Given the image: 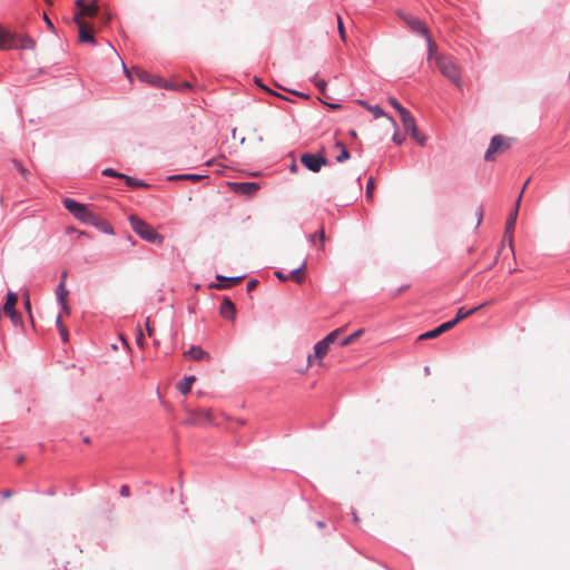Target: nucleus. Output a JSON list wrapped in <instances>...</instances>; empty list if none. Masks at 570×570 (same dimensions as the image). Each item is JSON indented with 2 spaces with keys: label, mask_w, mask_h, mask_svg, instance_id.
I'll list each match as a JSON object with an SVG mask.
<instances>
[{
  "label": "nucleus",
  "mask_w": 570,
  "mask_h": 570,
  "mask_svg": "<svg viewBox=\"0 0 570 570\" xmlns=\"http://www.w3.org/2000/svg\"><path fill=\"white\" fill-rule=\"evenodd\" d=\"M230 187L235 193L246 196H253L259 189V185L254 181L232 183Z\"/></svg>",
  "instance_id": "nucleus-13"
},
{
  "label": "nucleus",
  "mask_w": 570,
  "mask_h": 570,
  "mask_svg": "<svg viewBox=\"0 0 570 570\" xmlns=\"http://www.w3.org/2000/svg\"><path fill=\"white\" fill-rule=\"evenodd\" d=\"M138 75H139L141 80L147 81V82H149V83H151L154 86L164 87V88H173L164 79H161L159 77H149L145 72H138Z\"/></svg>",
  "instance_id": "nucleus-22"
},
{
  "label": "nucleus",
  "mask_w": 570,
  "mask_h": 570,
  "mask_svg": "<svg viewBox=\"0 0 570 570\" xmlns=\"http://www.w3.org/2000/svg\"><path fill=\"white\" fill-rule=\"evenodd\" d=\"M454 326H455V322L449 321V322L443 323L442 325L438 326L436 328L430 331V340L442 335L443 333L452 330Z\"/></svg>",
  "instance_id": "nucleus-24"
},
{
  "label": "nucleus",
  "mask_w": 570,
  "mask_h": 570,
  "mask_svg": "<svg viewBox=\"0 0 570 570\" xmlns=\"http://www.w3.org/2000/svg\"><path fill=\"white\" fill-rule=\"evenodd\" d=\"M305 267H306V261L303 262V264L291 272L288 275L291 279H293L295 283L301 284L305 279Z\"/></svg>",
  "instance_id": "nucleus-25"
},
{
  "label": "nucleus",
  "mask_w": 570,
  "mask_h": 570,
  "mask_svg": "<svg viewBox=\"0 0 570 570\" xmlns=\"http://www.w3.org/2000/svg\"><path fill=\"white\" fill-rule=\"evenodd\" d=\"M171 87H173L171 89L181 90V89H188L190 87V85L188 82H184L181 86H178V87L171 86Z\"/></svg>",
  "instance_id": "nucleus-50"
},
{
  "label": "nucleus",
  "mask_w": 570,
  "mask_h": 570,
  "mask_svg": "<svg viewBox=\"0 0 570 570\" xmlns=\"http://www.w3.org/2000/svg\"><path fill=\"white\" fill-rule=\"evenodd\" d=\"M18 35L16 32H11L0 24V49L1 50H12L14 49V45L18 41Z\"/></svg>",
  "instance_id": "nucleus-11"
},
{
  "label": "nucleus",
  "mask_w": 570,
  "mask_h": 570,
  "mask_svg": "<svg viewBox=\"0 0 570 570\" xmlns=\"http://www.w3.org/2000/svg\"><path fill=\"white\" fill-rule=\"evenodd\" d=\"M219 314L227 318V320H234L236 314V307L234 303L228 298L224 297L220 304Z\"/></svg>",
  "instance_id": "nucleus-16"
},
{
  "label": "nucleus",
  "mask_w": 570,
  "mask_h": 570,
  "mask_svg": "<svg viewBox=\"0 0 570 570\" xmlns=\"http://www.w3.org/2000/svg\"><path fill=\"white\" fill-rule=\"evenodd\" d=\"M56 325H57V327L59 330V333H60V336H61L62 341L65 343H67L68 340H69V332H68L67 327L62 323L61 315L57 316Z\"/></svg>",
  "instance_id": "nucleus-28"
},
{
  "label": "nucleus",
  "mask_w": 570,
  "mask_h": 570,
  "mask_svg": "<svg viewBox=\"0 0 570 570\" xmlns=\"http://www.w3.org/2000/svg\"><path fill=\"white\" fill-rule=\"evenodd\" d=\"M1 495H2V498H3V499H9V498H11V497H12V491H11V490H8V489H7V490H3V491L1 492Z\"/></svg>",
  "instance_id": "nucleus-48"
},
{
  "label": "nucleus",
  "mask_w": 570,
  "mask_h": 570,
  "mask_svg": "<svg viewBox=\"0 0 570 570\" xmlns=\"http://www.w3.org/2000/svg\"><path fill=\"white\" fill-rule=\"evenodd\" d=\"M125 71H126L127 77H130V73L126 68H125Z\"/></svg>",
  "instance_id": "nucleus-59"
},
{
  "label": "nucleus",
  "mask_w": 570,
  "mask_h": 570,
  "mask_svg": "<svg viewBox=\"0 0 570 570\" xmlns=\"http://www.w3.org/2000/svg\"><path fill=\"white\" fill-rule=\"evenodd\" d=\"M120 495L124 498H128L130 495V489L128 485L124 484L120 487Z\"/></svg>",
  "instance_id": "nucleus-41"
},
{
  "label": "nucleus",
  "mask_w": 570,
  "mask_h": 570,
  "mask_svg": "<svg viewBox=\"0 0 570 570\" xmlns=\"http://www.w3.org/2000/svg\"><path fill=\"white\" fill-rule=\"evenodd\" d=\"M256 82H257V83H258V85H259V86H261L265 91L269 92L271 95H274V96H276V97H278V98H284L282 95H279V94H277V92H275V91H273V90L268 89L267 87H265V86L261 85L257 80H256Z\"/></svg>",
  "instance_id": "nucleus-47"
},
{
  "label": "nucleus",
  "mask_w": 570,
  "mask_h": 570,
  "mask_svg": "<svg viewBox=\"0 0 570 570\" xmlns=\"http://www.w3.org/2000/svg\"><path fill=\"white\" fill-rule=\"evenodd\" d=\"M328 106H330L331 108H333V109H337V108L340 107L338 105H335V104H331V105H328Z\"/></svg>",
  "instance_id": "nucleus-57"
},
{
  "label": "nucleus",
  "mask_w": 570,
  "mask_h": 570,
  "mask_svg": "<svg viewBox=\"0 0 570 570\" xmlns=\"http://www.w3.org/2000/svg\"><path fill=\"white\" fill-rule=\"evenodd\" d=\"M366 109L373 114L375 118L385 116L383 109L380 106H366Z\"/></svg>",
  "instance_id": "nucleus-34"
},
{
  "label": "nucleus",
  "mask_w": 570,
  "mask_h": 570,
  "mask_svg": "<svg viewBox=\"0 0 570 570\" xmlns=\"http://www.w3.org/2000/svg\"><path fill=\"white\" fill-rule=\"evenodd\" d=\"M401 120L403 122V126L405 128L406 131H410L412 134V136L417 139V141L423 145L424 144V137H419L417 136V130H416V127H415V121H414V118L411 116V114L407 111V110H401Z\"/></svg>",
  "instance_id": "nucleus-12"
},
{
  "label": "nucleus",
  "mask_w": 570,
  "mask_h": 570,
  "mask_svg": "<svg viewBox=\"0 0 570 570\" xmlns=\"http://www.w3.org/2000/svg\"><path fill=\"white\" fill-rule=\"evenodd\" d=\"M216 278L219 282V284L215 285L214 287L218 288V289H224V288H229V287L235 286L236 284L240 283L244 279V276L225 277L222 275H217Z\"/></svg>",
  "instance_id": "nucleus-20"
},
{
  "label": "nucleus",
  "mask_w": 570,
  "mask_h": 570,
  "mask_svg": "<svg viewBox=\"0 0 570 570\" xmlns=\"http://www.w3.org/2000/svg\"><path fill=\"white\" fill-rule=\"evenodd\" d=\"M102 174L105 176H109V177H118V178H121L125 177V174H120V173H117L116 170L111 169V168H107L102 171Z\"/></svg>",
  "instance_id": "nucleus-37"
},
{
  "label": "nucleus",
  "mask_w": 570,
  "mask_h": 570,
  "mask_svg": "<svg viewBox=\"0 0 570 570\" xmlns=\"http://www.w3.org/2000/svg\"><path fill=\"white\" fill-rule=\"evenodd\" d=\"M341 328L335 330L326 335L325 338L317 342L314 346V355H308L307 363L308 365L312 364L313 360L316 358L321 363L322 358L327 354L330 344L333 343L338 334L341 333Z\"/></svg>",
  "instance_id": "nucleus-4"
},
{
  "label": "nucleus",
  "mask_w": 570,
  "mask_h": 570,
  "mask_svg": "<svg viewBox=\"0 0 570 570\" xmlns=\"http://www.w3.org/2000/svg\"><path fill=\"white\" fill-rule=\"evenodd\" d=\"M60 305H61V308H62V312L68 316L70 315V307L68 305V302L67 301H61L59 302Z\"/></svg>",
  "instance_id": "nucleus-42"
},
{
  "label": "nucleus",
  "mask_w": 570,
  "mask_h": 570,
  "mask_svg": "<svg viewBox=\"0 0 570 570\" xmlns=\"http://www.w3.org/2000/svg\"><path fill=\"white\" fill-rule=\"evenodd\" d=\"M314 82H315L316 87L320 89L321 94L325 95L326 81L323 79L315 78Z\"/></svg>",
  "instance_id": "nucleus-38"
},
{
  "label": "nucleus",
  "mask_w": 570,
  "mask_h": 570,
  "mask_svg": "<svg viewBox=\"0 0 570 570\" xmlns=\"http://www.w3.org/2000/svg\"><path fill=\"white\" fill-rule=\"evenodd\" d=\"M301 163L311 171L318 173L327 164V159L322 155L303 154Z\"/></svg>",
  "instance_id": "nucleus-10"
},
{
  "label": "nucleus",
  "mask_w": 570,
  "mask_h": 570,
  "mask_svg": "<svg viewBox=\"0 0 570 570\" xmlns=\"http://www.w3.org/2000/svg\"><path fill=\"white\" fill-rule=\"evenodd\" d=\"M43 20L46 22V24L50 28V29H53V24L51 22V20L48 18L47 14H43Z\"/></svg>",
  "instance_id": "nucleus-51"
},
{
  "label": "nucleus",
  "mask_w": 570,
  "mask_h": 570,
  "mask_svg": "<svg viewBox=\"0 0 570 570\" xmlns=\"http://www.w3.org/2000/svg\"><path fill=\"white\" fill-rule=\"evenodd\" d=\"M487 304H488V303L481 304V305H479V306H476V307H474V308H471V309H465L464 307H461V308H459V311H458V313H456L455 318H454V320H452L451 322H455V325H456L460 321H462V320H464V318L469 317L470 315H472V314H473V313H475L476 311L481 309V308H482L483 306H485Z\"/></svg>",
  "instance_id": "nucleus-21"
},
{
  "label": "nucleus",
  "mask_w": 570,
  "mask_h": 570,
  "mask_svg": "<svg viewBox=\"0 0 570 570\" xmlns=\"http://www.w3.org/2000/svg\"><path fill=\"white\" fill-rule=\"evenodd\" d=\"M326 239L325 230L324 228H321L317 233L311 235V242L314 245H318L320 248L324 249V243Z\"/></svg>",
  "instance_id": "nucleus-27"
},
{
  "label": "nucleus",
  "mask_w": 570,
  "mask_h": 570,
  "mask_svg": "<svg viewBox=\"0 0 570 570\" xmlns=\"http://www.w3.org/2000/svg\"><path fill=\"white\" fill-rule=\"evenodd\" d=\"M202 178H203V176H199V175H176V176L170 177L171 180L188 179L191 181H197Z\"/></svg>",
  "instance_id": "nucleus-33"
},
{
  "label": "nucleus",
  "mask_w": 570,
  "mask_h": 570,
  "mask_svg": "<svg viewBox=\"0 0 570 570\" xmlns=\"http://www.w3.org/2000/svg\"><path fill=\"white\" fill-rule=\"evenodd\" d=\"M510 148V139L502 136L495 135L492 137L489 148L484 154V159L487 161H493L498 157V155L503 154Z\"/></svg>",
  "instance_id": "nucleus-3"
},
{
  "label": "nucleus",
  "mask_w": 570,
  "mask_h": 570,
  "mask_svg": "<svg viewBox=\"0 0 570 570\" xmlns=\"http://www.w3.org/2000/svg\"><path fill=\"white\" fill-rule=\"evenodd\" d=\"M66 279H67V273L63 272L62 276H61V282H60V284L57 287V298H58V302L67 301L69 292L66 288Z\"/></svg>",
  "instance_id": "nucleus-26"
},
{
  "label": "nucleus",
  "mask_w": 570,
  "mask_h": 570,
  "mask_svg": "<svg viewBox=\"0 0 570 570\" xmlns=\"http://www.w3.org/2000/svg\"><path fill=\"white\" fill-rule=\"evenodd\" d=\"M258 282L256 279H252L247 283V291L250 292L256 288Z\"/></svg>",
  "instance_id": "nucleus-46"
},
{
  "label": "nucleus",
  "mask_w": 570,
  "mask_h": 570,
  "mask_svg": "<svg viewBox=\"0 0 570 570\" xmlns=\"http://www.w3.org/2000/svg\"><path fill=\"white\" fill-rule=\"evenodd\" d=\"M429 48H430V58H431L432 55L434 53L435 49H436V46H435V43L432 40H430Z\"/></svg>",
  "instance_id": "nucleus-49"
},
{
  "label": "nucleus",
  "mask_w": 570,
  "mask_h": 570,
  "mask_svg": "<svg viewBox=\"0 0 570 570\" xmlns=\"http://www.w3.org/2000/svg\"><path fill=\"white\" fill-rule=\"evenodd\" d=\"M136 342H137V344L140 347H144V345H145V337H144V333L141 332V330H139L138 333H137Z\"/></svg>",
  "instance_id": "nucleus-40"
},
{
  "label": "nucleus",
  "mask_w": 570,
  "mask_h": 570,
  "mask_svg": "<svg viewBox=\"0 0 570 570\" xmlns=\"http://www.w3.org/2000/svg\"><path fill=\"white\" fill-rule=\"evenodd\" d=\"M87 224H90L95 227H97L98 229H100L101 232L106 233V234H114V228L106 220L104 219L102 217L98 216L97 214H92V219L88 220Z\"/></svg>",
  "instance_id": "nucleus-18"
},
{
  "label": "nucleus",
  "mask_w": 570,
  "mask_h": 570,
  "mask_svg": "<svg viewBox=\"0 0 570 570\" xmlns=\"http://www.w3.org/2000/svg\"><path fill=\"white\" fill-rule=\"evenodd\" d=\"M46 1H47L48 3H51V1H50V0H46Z\"/></svg>",
  "instance_id": "nucleus-62"
},
{
  "label": "nucleus",
  "mask_w": 570,
  "mask_h": 570,
  "mask_svg": "<svg viewBox=\"0 0 570 570\" xmlns=\"http://www.w3.org/2000/svg\"><path fill=\"white\" fill-rule=\"evenodd\" d=\"M375 189V184L373 177H371L366 185V199L372 202L373 200V193Z\"/></svg>",
  "instance_id": "nucleus-32"
},
{
  "label": "nucleus",
  "mask_w": 570,
  "mask_h": 570,
  "mask_svg": "<svg viewBox=\"0 0 570 570\" xmlns=\"http://www.w3.org/2000/svg\"><path fill=\"white\" fill-rule=\"evenodd\" d=\"M146 330H147L148 336L151 337L154 335L155 330L150 325V317H147V320H146Z\"/></svg>",
  "instance_id": "nucleus-44"
},
{
  "label": "nucleus",
  "mask_w": 570,
  "mask_h": 570,
  "mask_svg": "<svg viewBox=\"0 0 570 570\" xmlns=\"http://www.w3.org/2000/svg\"><path fill=\"white\" fill-rule=\"evenodd\" d=\"M275 276L282 281V282H286L287 279H289V276L288 275H285L284 273L282 272H275Z\"/></svg>",
  "instance_id": "nucleus-45"
},
{
  "label": "nucleus",
  "mask_w": 570,
  "mask_h": 570,
  "mask_svg": "<svg viewBox=\"0 0 570 570\" xmlns=\"http://www.w3.org/2000/svg\"><path fill=\"white\" fill-rule=\"evenodd\" d=\"M18 295L13 292H8L7 299L3 305V313L11 320L14 326L22 324L21 315L16 309Z\"/></svg>",
  "instance_id": "nucleus-8"
},
{
  "label": "nucleus",
  "mask_w": 570,
  "mask_h": 570,
  "mask_svg": "<svg viewBox=\"0 0 570 570\" xmlns=\"http://www.w3.org/2000/svg\"><path fill=\"white\" fill-rule=\"evenodd\" d=\"M75 6L73 22H88L86 18H94L99 11L96 0L91 3H87L86 0H76Z\"/></svg>",
  "instance_id": "nucleus-2"
},
{
  "label": "nucleus",
  "mask_w": 570,
  "mask_h": 570,
  "mask_svg": "<svg viewBox=\"0 0 570 570\" xmlns=\"http://www.w3.org/2000/svg\"><path fill=\"white\" fill-rule=\"evenodd\" d=\"M351 135H352V137H354V138H356V136H357V135H356V132H355V130H352V131H351Z\"/></svg>",
  "instance_id": "nucleus-58"
},
{
  "label": "nucleus",
  "mask_w": 570,
  "mask_h": 570,
  "mask_svg": "<svg viewBox=\"0 0 570 570\" xmlns=\"http://www.w3.org/2000/svg\"><path fill=\"white\" fill-rule=\"evenodd\" d=\"M436 66L443 76L448 77L451 81L460 85V70L456 65L448 57H438Z\"/></svg>",
  "instance_id": "nucleus-6"
},
{
  "label": "nucleus",
  "mask_w": 570,
  "mask_h": 570,
  "mask_svg": "<svg viewBox=\"0 0 570 570\" xmlns=\"http://www.w3.org/2000/svg\"><path fill=\"white\" fill-rule=\"evenodd\" d=\"M397 16L403 20V22L407 26V28L412 32L428 39V28L423 20L416 18L415 16H413L411 13L403 12V11H399Z\"/></svg>",
  "instance_id": "nucleus-7"
},
{
  "label": "nucleus",
  "mask_w": 570,
  "mask_h": 570,
  "mask_svg": "<svg viewBox=\"0 0 570 570\" xmlns=\"http://www.w3.org/2000/svg\"><path fill=\"white\" fill-rule=\"evenodd\" d=\"M358 104L361 106H363L364 108H366V106H370L367 102L363 101V100H360Z\"/></svg>",
  "instance_id": "nucleus-54"
},
{
  "label": "nucleus",
  "mask_w": 570,
  "mask_h": 570,
  "mask_svg": "<svg viewBox=\"0 0 570 570\" xmlns=\"http://www.w3.org/2000/svg\"><path fill=\"white\" fill-rule=\"evenodd\" d=\"M419 340H428V333H423L419 336Z\"/></svg>",
  "instance_id": "nucleus-53"
},
{
  "label": "nucleus",
  "mask_w": 570,
  "mask_h": 570,
  "mask_svg": "<svg viewBox=\"0 0 570 570\" xmlns=\"http://www.w3.org/2000/svg\"><path fill=\"white\" fill-rule=\"evenodd\" d=\"M389 102L399 111L400 115L401 110H406L404 107L400 105V102L394 97H390Z\"/></svg>",
  "instance_id": "nucleus-39"
},
{
  "label": "nucleus",
  "mask_w": 570,
  "mask_h": 570,
  "mask_svg": "<svg viewBox=\"0 0 570 570\" xmlns=\"http://www.w3.org/2000/svg\"><path fill=\"white\" fill-rule=\"evenodd\" d=\"M362 333H363V330H357L356 332H354L353 334H351L346 338H344L341 342V345L346 346V345L354 343L362 335Z\"/></svg>",
  "instance_id": "nucleus-30"
},
{
  "label": "nucleus",
  "mask_w": 570,
  "mask_h": 570,
  "mask_svg": "<svg viewBox=\"0 0 570 570\" xmlns=\"http://www.w3.org/2000/svg\"><path fill=\"white\" fill-rule=\"evenodd\" d=\"M13 164L16 166V168L20 171V174L23 176L24 179H28L29 176H30V173L28 171V169H26L19 161L17 160H13Z\"/></svg>",
  "instance_id": "nucleus-36"
},
{
  "label": "nucleus",
  "mask_w": 570,
  "mask_h": 570,
  "mask_svg": "<svg viewBox=\"0 0 570 570\" xmlns=\"http://www.w3.org/2000/svg\"><path fill=\"white\" fill-rule=\"evenodd\" d=\"M184 356L194 361H208L210 355L200 346H191L188 351L184 352Z\"/></svg>",
  "instance_id": "nucleus-17"
},
{
  "label": "nucleus",
  "mask_w": 570,
  "mask_h": 570,
  "mask_svg": "<svg viewBox=\"0 0 570 570\" xmlns=\"http://www.w3.org/2000/svg\"><path fill=\"white\" fill-rule=\"evenodd\" d=\"M129 223L135 233L147 242L163 244L164 237L156 229L136 215L129 216Z\"/></svg>",
  "instance_id": "nucleus-1"
},
{
  "label": "nucleus",
  "mask_w": 570,
  "mask_h": 570,
  "mask_svg": "<svg viewBox=\"0 0 570 570\" xmlns=\"http://www.w3.org/2000/svg\"><path fill=\"white\" fill-rule=\"evenodd\" d=\"M336 147L341 150L340 155L336 157L338 163H343L350 158V153L346 147L342 142H336Z\"/></svg>",
  "instance_id": "nucleus-29"
},
{
  "label": "nucleus",
  "mask_w": 570,
  "mask_h": 570,
  "mask_svg": "<svg viewBox=\"0 0 570 570\" xmlns=\"http://www.w3.org/2000/svg\"><path fill=\"white\" fill-rule=\"evenodd\" d=\"M475 217H476V227H478L483 219V210L481 208L476 209Z\"/></svg>",
  "instance_id": "nucleus-43"
},
{
  "label": "nucleus",
  "mask_w": 570,
  "mask_h": 570,
  "mask_svg": "<svg viewBox=\"0 0 570 570\" xmlns=\"http://www.w3.org/2000/svg\"><path fill=\"white\" fill-rule=\"evenodd\" d=\"M394 141L399 142V137L394 136Z\"/></svg>",
  "instance_id": "nucleus-60"
},
{
  "label": "nucleus",
  "mask_w": 570,
  "mask_h": 570,
  "mask_svg": "<svg viewBox=\"0 0 570 570\" xmlns=\"http://www.w3.org/2000/svg\"><path fill=\"white\" fill-rule=\"evenodd\" d=\"M122 179L126 181V184L128 186H131V187H147V184H145L144 181L137 180L136 178L127 176V175H125V177H122Z\"/></svg>",
  "instance_id": "nucleus-31"
},
{
  "label": "nucleus",
  "mask_w": 570,
  "mask_h": 570,
  "mask_svg": "<svg viewBox=\"0 0 570 570\" xmlns=\"http://www.w3.org/2000/svg\"><path fill=\"white\" fill-rule=\"evenodd\" d=\"M529 183H530V178H528V179L525 180V183H524V185H523L522 189H524V190H525V188H527V186L529 185Z\"/></svg>",
  "instance_id": "nucleus-55"
},
{
  "label": "nucleus",
  "mask_w": 570,
  "mask_h": 570,
  "mask_svg": "<svg viewBox=\"0 0 570 570\" xmlns=\"http://www.w3.org/2000/svg\"><path fill=\"white\" fill-rule=\"evenodd\" d=\"M23 461V458L18 459V463H21Z\"/></svg>",
  "instance_id": "nucleus-61"
},
{
  "label": "nucleus",
  "mask_w": 570,
  "mask_h": 570,
  "mask_svg": "<svg viewBox=\"0 0 570 570\" xmlns=\"http://www.w3.org/2000/svg\"><path fill=\"white\" fill-rule=\"evenodd\" d=\"M519 208H520V197L517 198L515 205H514V209L511 213V215L509 216V218L507 220V225H505V235H504V237L509 239L510 245H512V232H513V229L515 227V222H517Z\"/></svg>",
  "instance_id": "nucleus-14"
},
{
  "label": "nucleus",
  "mask_w": 570,
  "mask_h": 570,
  "mask_svg": "<svg viewBox=\"0 0 570 570\" xmlns=\"http://www.w3.org/2000/svg\"><path fill=\"white\" fill-rule=\"evenodd\" d=\"M36 48V41L27 35L19 33L18 41L14 45V49L20 50H33Z\"/></svg>",
  "instance_id": "nucleus-19"
},
{
  "label": "nucleus",
  "mask_w": 570,
  "mask_h": 570,
  "mask_svg": "<svg viewBox=\"0 0 570 570\" xmlns=\"http://www.w3.org/2000/svg\"><path fill=\"white\" fill-rule=\"evenodd\" d=\"M337 28H338L341 40L343 42H346V33H345V29H344V24H343L342 18L340 16H337Z\"/></svg>",
  "instance_id": "nucleus-35"
},
{
  "label": "nucleus",
  "mask_w": 570,
  "mask_h": 570,
  "mask_svg": "<svg viewBox=\"0 0 570 570\" xmlns=\"http://www.w3.org/2000/svg\"><path fill=\"white\" fill-rule=\"evenodd\" d=\"M78 26L79 32V41L81 42H95V38L92 35V26L89 22H75Z\"/></svg>",
  "instance_id": "nucleus-15"
},
{
  "label": "nucleus",
  "mask_w": 570,
  "mask_h": 570,
  "mask_svg": "<svg viewBox=\"0 0 570 570\" xmlns=\"http://www.w3.org/2000/svg\"><path fill=\"white\" fill-rule=\"evenodd\" d=\"M196 381L195 376H187L183 381L177 383V390L186 395L190 392L193 383Z\"/></svg>",
  "instance_id": "nucleus-23"
},
{
  "label": "nucleus",
  "mask_w": 570,
  "mask_h": 570,
  "mask_svg": "<svg viewBox=\"0 0 570 570\" xmlns=\"http://www.w3.org/2000/svg\"><path fill=\"white\" fill-rule=\"evenodd\" d=\"M523 194H524V189H521V190H520V194H519V196H518V197H520V202L522 200V196H523Z\"/></svg>",
  "instance_id": "nucleus-56"
},
{
  "label": "nucleus",
  "mask_w": 570,
  "mask_h": 570,
  "mask_svg": "<svg viewBox=\"0 0 570 570\" xmlns=\"http://www.w3.org/2000/svg\"><path fill=\"white\" fill-rule=\"evenodd\" d=\"M63 205L69 213H71L77 219L82 223H88V220L92 219V214L86 205L77 203L73 199L65 198Z\"/></svg>",
  "instance_id": "nucleus-5"
},
{
  "label": "nucleus",
  "mask_w": 570,
  "mask_h": 570,
  "mask_svg": "<svg viewBox=\"0 0 570 570\" xmlns=\"http://www.w3.org/2000/svg\"><path fill=\"white\" fill-rule=\"evenodd\" d=\"M24 307L27 308V311L30 313V301L29 298H26L24 299Z\"/></svg>",
  "instance_id": "nucleus-52"
},
{
  "label": "nucleus",
  "mask_w": 570,
  "mask_h": 570,
  "mask_svg": "<svg viewBox=\"0 0 570 570\" xmlns=\"http://www.w3.org/2000/svg\"><path fill=\"white\" fill-rule=\"evenodd\" d=\"M188 417L184 421L185 425H200L213 422V413L209 409L190 411Z\"/></svg>",
  "instance_id": "nucleus-9"
}]
</instances>
